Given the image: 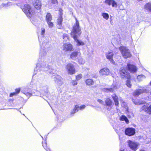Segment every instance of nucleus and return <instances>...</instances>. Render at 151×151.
<instances>
[{
  "mask_svg": "<svg viewBox=\"0 0 151 151\" xmlns=\"http://www.w3.org/2000/svg\"><path fill=\"white\" fill-rule=\"evenodd\" d=\"M21 8L23 12L28 18H31L34 15L35 11L29 4H25L22 6Z\"/></svg>",
  "mask_w": 151,
  "mask_h": 151,
  "instance_id": "obj_1",
  "label": "nucleus"
},
{
  "mask_svg": "<svg viewBox=\"0 0 151 151\" xmlns=\"http://www.w3.org/2000/svg\"><path fill=\"white\" fill-rule=\"evenodd\" d=\"M76 22L73 27V28L70 32L71 36L73 38L74 36H80L81 33L80 27L79 23L76 18H75Z\"/></svg>",
  "mask_w": 151,
  "mask_h": 151,
  "instance_id": "obj_2",
  "label": "nucleus"
},
{
  "mask_svg": "<svg viewBox=\"0 0 151 151\" xmlns=\"http://www.w3.org/2000/svg\"><path fill=\"white\" fill-rule=\"evenodd\" d=\"M119 49L122 56L124 58H127L132 56L131 54L129 49L127 47L122 46L119 47Z\"/></svg>",
  "mask_w": 151,
  "mask_h": 151,
  "instance_id": "obj_3",
  "label": "nucleus"
},
{
  "mask_svg": "<svg viewBox=\"0 0 151 151\" xmlns=\"http://www.w3.org/2000/svg\"><path fill=\"white\" fill-rule=\"evenodd\" d=\"M119 74L120 77L122 78H131V76L130 73L124 67H122L120 69Z\"/></svg>",
  "mask_w": 151,
  "mask_h": 151,
  "instance_id": "obj_4",
  "label": "nucleus"
},
{
  "mask_svg": "<svg viewBox=\"0 0 151 151\" xmlns=\"http://www.w3.org/2000/svg\"><path fill=\"white\" fill-rule=\"evenodd\" d=\"M65 68L68 74L73 75L76 73V70L74 66L72 63H68L66 65Z\"/></svg>",
  "mask_w": 151,
  "mask_h": 151,
  "instance_id": "obj_5",
  "label": "nucleus"
},
{
  "mask_svg": "<svg viewBox=\"0 0 151 151\" xmlns=\"http://www.w3.org/2000/svg\"><path fill=\"white\" fill-rule=\"evenodd\" d=\"M32 5L35 9L41 10L42 6L41 1L40 0H34L32 2Z\"/></svg>",
  "mask_w": 151,
  "mask_h": 151,
  "instance_id": "obj_6",
  "label": "nucleus"
},
{
  "mask_svg": "<svg viewBox=\"0 0 151 151\" xmlns=\"http://www.w3.org/2000/svg\"><path fill=\"white\" fill-rule=\"evenodd\" d=\"M135 133V129L133 127H127L125 130V134L128 136H131Z\"/></svg>",
  "mask_w": 151,
  "mask_h": 151,
  "instance_id": "obj_7",
  "label": "nucleus"
},
{
  "mask_svg": "<svg viewBox=\"0 0 151 151\" xmlns=\"http://www.w3.org/2000/svg\"><path fill=\"white\" fill-rule=\"evenodd\" d=\"M63 50L65 52H71L73 50V47L70 43H65L63 45Z\"/></svg>",
  "mask_w": 151,
  "mask_h": 151,
  "instance_id": "obj_8",
  "label": "nucleus"
},
{
  "mask_svg": "<svg viewBox=\"0 0 151 151\" xmlns=\"http://www.w3.org/2000/svg\"><path fill=\"white\" fill-rule=\"evenodd\" d=\"M128 145L130 148L134 151L137 150L138 149V144L135 142H133L131 140H129Z\"/></svg>",
  "mask_w": 151,
  "mask_h": 151,
  "instance_id": "obj_9",
  "label": "nucleus"
},
{
  "mask_svg": "<svg viewBox=\"0 0 151 151\" xmlns=\"http://www.w3.org/2000/svg\"><path fill=\"white\" fill-rule=\"evenodd\" d=\"M127 69L131 73H136L137 70V67L135 65L129 63L127 64Z\"/></svg>",
  "mask_w": 151,
  "mask_h": 151,
  "instance_id": "obj_10",
  "label": "nucleus"
},
{
  "mask_svg": "<svg viewBox=\"0 0 151 151\" xmlns=\"http://www.w3.org/2000/svg\"><path fill=\"white\" fill-rule=\"evenodd\" d=\"M55 81L56 83L58 86H61L63 84V78L60 76L57 75L55 77Z\"/></svg>",
  "mask_w": 151,
  "mask_h": 151,
  "instance_id": "obj_11",
  "label": "nucleus"
},
{
  "mask_svg": "<svg viewBox=\"0 0 151 151\" xmlns=\"http://www.w3.org/2000/svg\"><path fill=\"white\" fill-rule=\"evenodd\" d=\"M105 105L108 107L109 108L111 109L112 106L113 105V104L112 100L110 98H106L105 101Z\"/></svg>",
  "mask_w": 151,
  "mask_h": 151,
  "instance_id": "obj_12",
  "label": "nucleus"
},
{
  "mask_svg": "<svg viewBox=\"0 0 151 151\" xmlns=\"http://www.w3.org/2000/svg\"><path fill=\"white\" fill-rule=\"evenodd\" d=\"M113 55L114 54L113 52H111L109 51L106 54V58L112 63H114L113 59Z\"/></svg>",
  "mask_w": 151,
  "mask_h": 151,
  "instance_id": "obj_13",
  "label": "nucleus"
},
{
  "mask_svg": "<svg viewBox=\"0 0 151 151\" xmlns=\"http://www.w3.org/2000/svg\"><path fill=\"white\" fill-rule=\"evenodd\" d=\"M99 73L100 74L103 75L107 76L110 73L109 69L107 68H104L101 69Z\"/></svg>",
  "mask_w": 151,
  "mask_h": 151,
  "instance_id": "obj_14",
  "label": "nucleus"
},
{
  "mask_svg": "<svg viewBox=\"0 0 151 151\" xmlns=\"http://www.w3.org/2000/svg\"><path fill=\"white\" fill-rule=\"evenodd\" d=\"M105 3L109 6L111 5L113 7L117 6V3L114 0H106L105 1Z\"/></svg>",
  "mask_w": 151,
  "mask_h": 151,
  "instance_id": "obj_15",
  "label": "nucleus"
},
{
  "mask_svg": "<svg viewBox=\"0 0 151 151\" xmlns=\"http://www.w3.org/2000/svg\"><path fill=\"white\" fill-rule=\"evenodd\" d=\"M142 110H144L146 113L151 114V104L149 106L144 105L142 107Z\"/></svg>",
  "mask_w": 151,
  "mask_h": 151,
  "instance_id": "obj_16",
  "label": "nucleus"
},
{
  "mask_svg": "<svg viewBox=\"0 0 151 151\" xmlns=\"http://www.w3.org/2000/svg\"><path fill=\"white\" fill-rule=\"evenodd\" d=\"M111 97L114 102L115 105L117 107L119 105V103L118 96L116 94H114L111 95Z\"/></svg>",
  "mask_w": 151,
  "mask_h": 151,
  "instance_id": "obj_17",
  "label": "nucleus"
},
{
  "mask_svg": "<svg viewBox=\"0 0 151 151\" xmlns=\"http://www.w3.org/2000/svg\"><path fill=\"white\" fill-rule=\"evenodd\" d=\"M80 54L79 52L77 51H74L71 53L70 55V58L72 59H74L78 57V55Z\"/></svg>",
  "mask_w": 151,
  "mask_h": 151,
  "instance_id": "obj_18",
  "label": "nucleus"
},
{
  "mask_svg": "<svg viewBox=\"0 0 151 151\" xmlns=\"http://www.w3.org/2000/svg\"><path fill=\"white\" fill-rule=\"evenodd\" d=\"M144 8L147 11L151 13V2H149L146 3L144 5Z\"/></svg>",
  "mask_w": 151,
  "mask_h": 151,
  "instance_id": "obj_19",
  "label": "nucleus"
},
{
  "mask_svg": "<svg viewBox=\"0 0 151 151\" xmlns=\"http://www.w3.org/2000/svg\"><path fill=\"white\" fill-rule=\"evenodd\" d=\"M85 83L87 86H91L94 84V81L92 79L88 78L85 81Z\"/></svg>",
  "mask_w": 151,
  "mask_h": 151,
  "instance_id": "obj_20",
  "label": "nucleus"
},
{
  "mask_svg": "<svg viewBox=\"0 0 151 151\" xmlns=\"http://www.w3.org/2000/svg\"><path fill=\"white\" fill-rule=\"evenodd\" d=\"M43 147L47 151H52L51 149L47 146V143L45 140H44L42 142Z\"/></svg>",
  "mask_w": 151,
  "mask_h": 151,
  "instance_id": "obj_21",
  "label": "nucleus"
},
{
  "mask_svg": "<svg viewBox=\"0 0 151 151\" xmlns=\"http://www.w3.org/2000/svg\"><path fill=\"white\" fill-rule=\"evenodd\" d=\"M75 41L77 42V45L78 46L83 45H84V43L81 41H79L77 39V36H74L73 38Z\"/></svg>",
  "mask_w": 151,
  "mask_h": 151,
  "instance_id": "obj_22",
  "label": "nucleus"
},
{
  "mask_svg": "<svg viewBox=\"0 0 151 151\" xmlns=\"http://www.w3.org/2000/svg\"><path fill=\"white\" fill-rule=\"evenodd\" d=\"M52 20V16L50 12H47L45 16V20L46 22L51 21Z\"/></svg>",
  "mask_w": 151,
  "mask_h": 151,
  "instance_id": "obj_23",
  "label": "nucleus"
},
{
  "mask_svg": "<svg viewBox=\"0 0 151 151\" xmlns=\"http://www.w3.org/2000/svg\"><path fill=\"white\" fill-rule=\"evenodd\" d=\"M63 21V16H59L57 19V24L60 27L62 26V22Z\"/></svg>",
  "mask_w": 151,
  "mask_h": 151,
  "instance_id": "obj_24",
  "label": "nucleus"
},
{
  "mask_svg": "<svg viewBox=\"0 0 151 151\" xmlns=\"http://www.w3.org/2000/svg\"><path fill=\"white\" fill-rule=\"evenodd\" d=\"M79 110L78 106L77 105H75L73 110L70 112V114L73 115L74 114L77 112Z\"/></svg>",
  "mask_w": 151,
  "mask_h": 151,
  "instance_id": "obj_25",
  "label": "nucleus"
},
{
  "mask_svg": "<svg viewBox=\"0 0 151 151\" xmlns=\"http://www.w3.org/2000/svg\"><path fill=\"white\" fill-rule=\"evenodd\" d=\"M120 120L122 121H125L126 123L127 124H128L129 122V121L127 118L124 115H122L120 118Z\"/></svg>",
  "mask_w": 151,
  "mask_h": 151,
  "instance_id": "obj_26",
  "label": "nucleus"
},
{
  "mask_svg": "<svg viewBox=\"0 0 151 151\" xmlns=\"http://www.w3.org/2000/svg\"><path fill=\"white\" fill-rule=\"evenodd\" d=\"M127 80L126 81V85L129 88H131L132 86V84L131 82V78H127Z\"/></svg>",
  "mask_w": 151,
  "mask_h": 151,
  "instance_id": "obj_27",
  "label": "nucleus"
},
{
  "mask_svg": "<svg viewBox=\"0 0 151 151\" xmlns=\"http://www.w3.org/2000/svg\"><path fill=\"white\" fill-rule=\"evenodd\" d=\"M142 93V91L141 89H138L135 91L133 93L134 96H138Z\"/></svg>",
  "mask_w": 151,
  "mask_h": 151,
  "instance_id": "obj_28",
  "label": "nucleus"
},
{
  "mask_svg": "<svg viewBox=\"0 0 151 151\" xmlns=\"http://www.w3.org/2000/svg\"><path fill=\"white\" fill-rule=\"evenodd\" d=\"M133 101L135 105H139L143 103V101L142 102L139 101H136L135 100H134Z\"/></svg>",
  "mask_w": 151,
  "mask_h": 151,
  "instance_id": "obj_29",
  "label": "nucleus"
},
{
  "mask_svg": "<svg viewBox=\"0 0 151 151\" xmlns=\"http://www.w3.org/2000/svg\"><path fill=\"white\" fill-rule=\"evenodd\" d=\"M102 15L103 18L106 20H107L109 18V15L108 14L104 13L102 14Z\"/></svg>",
  "mask_w": 151,
  "mask_h": 151,
  "instance_id": "obj_30",
  "label": "nucleus"
},
{
  "mask_svg": "<svg viewBox=\"0 0 151 151\" xmlns=\"http://www.w3.org/2000/svg\"><path fill=\"white\" fill-rule=\"evenodd\" d=\"M82 77L81 74H79L76 76V80L78 81L81 79Z\"/></svg>",
  "mask_w": 151,
  "mask_h": 151,
  "instance_id": "obj_31",
  "label": "nucleus"
},
{
  "mask_svg": "<svg viewBox=\"0 0 151 151\" xmlns=\"http://www.w3.org/2000/svg\"><path fill=\"white\" fill-rule=\"evenodd\" d=\"M51 3L52 4L58 5V1L57 0H50Z\"/></svg>",
  "mask_w": 151,
  "mask_h": 151,
  "instance_id": "obj_32",
  "label": "nucleus"
},
{
  "mask_svg": "<svg viewBox=\"0 0 151 151\" xmlns=\"http://www.w3.org/2000/svg\"><path fill=\"white\" fill-rule=\"evenodd\" d=\"M47 24L48 25V26L50 28H52L54 25L53 23L52 22H51V21H49L48 22H47Z\"/></svg>",
  "mask_w": 151,
  "mask_h": 151,
  "instance_id": "obj_33",
  "label": "nucleus"
},
{
  "mask_svg": "<svg viewBox=\"0 0 151 151\" xmlns=\"http://www.w3.org/2000/svg\"><path fill=\"white\" fill-rule=\"evenodd\" d=\"M58 11L59 12V16H63V10L61 8H59L58 9Z\"/></svg>",
  "mask_w": 151,
  "mask_h": 151,
  "instance_id": "obj_34",
  "label": "nucleus"
},
{
  "mask_svg": "<svg viewBox=\"0 0 151 151\" xmlns=\"http://www.w3.org/2000/svg\"><path fill=\"white\" fill-rule=\"evenodd\" d=\"M21 89L20 88H17L15 89V92L17 95L18 94L20 91Z\"/></svg>",
  "mask_w": 151,
  "mask_h": 151,
  "instance_id": "obj_35",
  "label": "nucleus"
},
{
  "mask_svg": "<svg viewBox=\"0 0 151 151\" xmlns=\"http://www.w3.org/2000/svg\"><path fill=\"white\" fill-rule=\"evenodd\" d=\"M86 107V106L84 105H82L80 106H78L79 109L80 110H82L84 109Z\"/></svg>",
  "mask_w": 151,
  "mask_h": 151,
  "instance_id": "obj_36",
  "label": "nucleus"
},
{
  "mask_svg": "<svg viewBox=\"0 0 151 151\" xmlns=\"http://www.w3.org/2000/svg\"><path fill=\"white\" fill-rule=\"evenodd\" d=\"M76 80H73L72 81L71 83L73 86H74L76 85L77 84V83L76 81Z\"/></svg>",
  "mask_w": 151,
  "mask_h": 151,
  "instance_id": "obj_37",
  "label": "nucleus"
},
{
  "mask_svg": "<svg viewBox=\"0 0 151 151\" xmlns=\"http://www.w3.org/2000/svg\"><path fill=\"white\" fill-rule=\"evenodd\" d=\"M17 95V94L15 92L11 93L9 94V97H12L14 96H16Z\"/></svg>",
  "mask_w": 151,
  "mask_h": 151,
  "instance_id": "obj_38",
  "label": "nucleus"
},
{
  "mask_svg": "<svg viewBox=\"0 0 151 151\" xmlns=\"http://www.w3.org/2000/svg\"><path fill=\"white\" fill-rule=\"evenodd\" d=\"M106 90L107 91H113V88H106Z\"/></svg>",
  "mask_w": 151,
  "mask_h": 151,
  "instance_id": "obj_39",
  "label": "nucleus"
},
{
  "mask_svg": "<svg viewBox=\"0 0 151 151\" xmlns=\"http://www.w3.org/2000/svg\"><path fill=\"white\" fill-rule=\"evenodd\" d=\"M45 29L44 28H42V31H41V34L43 35L45 32Z\"/></svg>",
  "mask_w": 151,
  "mask_h": 151,
  "instance_id": "obj_40",
  "label": "nucleus"
},
{
  "mask_svg": "<svg viewBox=\"0 0 151 151\" xmlns=\"http://www.w3.org/2000/svg\"><path fill=\"white\" fill-rule=\"evenodd\" d=\"M68 37V35L66 34H64L63 35V38L64 39L65 37Z\"/></svg>",
  "mask_w": 151,
  "mask_h": 151,
  "instance_id": "obj_41",
  "label": "nucleus"
},
{
  "mask_svg": "<svg viewBox=\"0 0 151 151\" xmlns=\"http://www.w3.org/2000/svg\"><path fill=\"white\" fill-rule=\"evenodd\" d=\"M97 101L99 102V103H103V101H102L101 100V99H98L97 100Z\"/></svg>",
  "mask_w": 151,
  "mask_h": 151,
  "instance_id": "obj_42",
  "label": "nucleus"
},
{
  "mask_svg": "<svg viewBox=\"0 0 151 151\" xmlns=\"http://www.w3.org/2000/svg\"><path fill=\"white\" fill-rule=\"evenodd\" d=\"M8 4V3L7 4H2V6H3V7H4V6H7V4Z\"/></svg>",
  "mask_w": 151,
  "mask_h": 151,
  "instance_id": "obj_43",
  "label": "nucleus"
},
{
  "mask_svg": "<svg viewBox=\"0 0 151 151\" xmlns=\"http://www.w3.org/2000/svg\"><path fill=\"white\" fill-rule=\"evenodd\" d=\"M14 99H9V101H14Z\"/></svg>",
  "mask_w": 151,
  "mask_h": 151,
  "instance_id": "obj_44",
  "label": "nucleus"
},
{
  "mask_svg": "<svg viewBox=\"0 0 151 151\" xmlns=\"http://www.w3.org/2000/svg\"><path fill=\"white\" fill-rule=\"evenodd\" d=\"M141 76L140 75H139L138 77H137V78H138L139 77H140Z\"/></svg>",
  "mask_w": 151,
  "mask_h": 151,
  "instance_id": "obj_45",
  "label": "nucleus"
},
{
  "mask_svg": "<svg viewBox=\"0 0 151 151\" xmlns=\"http://www.w3.org/2000/svg\"><path fill=\"white\" fill-rule=\"evenodd\" d=\"M140 151H145L144 150H141Z\"/></svg>",
  "mask_w": 151,
  "mask_h": 151,
  "instance_id": "obj_46",
  "label": "nucleus"
},
{
  "mask_svg": "<svg viewBox=\"0 0 151 151\" xmlns=\"http://www.w3.org/2000/svg\"><path fill=\"white\" fill-rule=\"evenodd\" d=\"M120 151H124V150H121Z\"/></svg>",
  "mask_w": 151,
  "mask_h": 151,
  "instance_id": "obj_47",
  "label": "nucleus"
},
{
  "mask_svg": "<svg viewBox=\"0 0 151 151\" xmlns=\"http://www.w3.org/2000/svg\"><path fill=\"white\" fill-rule=\"evenodd\" d=\"M150 85H151V81L150 82Z\"/></svg>",
  "mask_w": 151,
  "mask_h": 151,
  "instance_id": "obj_48",
  "label": "nucleus"
},
{
  "mask_svg": "<svg viewBox=\"0 0 151 151\" xmlns=\"http://www.w3.org/2000/svg\"><path fill=\"white\" fill-rule=\"evenodd\" d=\"M116 87V86H114L113 87V88H114Z\"/></svg>",
  "mask_w": 151,
  "mask_h": 151,
  "instance_id": "obj_49",
  "label": "nucleus"
}]
</instances>
